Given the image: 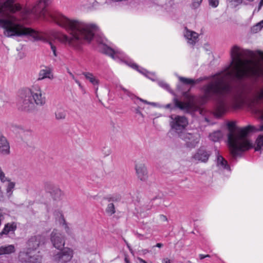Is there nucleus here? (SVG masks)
I'll return each instance as SVG.
<instances>
[{"mask_svg": "<svg viewBox=\"0 0 263 263\" xmlns=\"http://www.w3.org/2000/svg\"><path fill=\"white\" fill-rule=\"evenodd\" d=\"M51 1L40 0L31 10V13L39 14L45 18L49 17L64 28L68 35L61 34L59 36L61 43L76 50L80 49L84 43H90L93 39L98 43L104 44V38L99 34V28L96 24L70 19L55 10H46V8Z\"/></svg>", "mask_w": 263, "mask_h": 263, "instance_id": "obj_1", "label": "nucleus"}, {"mask_svg": "<svg viewBox=\"0 0 263 263\" xmlns=\"http://www.w3.org/2000/svg\"><path fill=\"white\" fill-rule=\"evenodd\" d=\"M203 95L200 97L201 103L206 104L212 101L215 104L216 116L220 118L229 109L227 99H230V105L234 109L241 107L248 97L245 87L233 88L226 82L223 78L214 79L204 85L201 88Z\"/></svg>", "mask_w": 263, "mask_h": 263, "instance_id": "obj_2", "label": "nucleus"}, {"mask_svg": "<svg viewBox=\"0 0 263 263\" xmlns=\"http://www.w3.org/2000/svg\"><path fill=\"white\" fill-rule=\"evenodd\" d=\"M21 9V6L15 4V0L0 2V27L5 29L4 34L8 37L30 34L36 39H40L35 31L25 27L21 20L13 15Z\"/></svg>", "mask_w": 263, "mask_h": 263, "instance_id": "obj_3", "label": "nucleus"}, {"mask_svg": "<svg viewBox=\"0 0 263 263\" xmlns=\"http://www.w3.org/2000/svg\"><path fill=\"white\" fill-rule=\"evenodd\" d=\"M229 130L228 144L232 159L236 160L237 158L242 157L243 153L253 147V144L247 136L249 133L253 132L255 127L248 125L243 128H237L235 122L227 123Z\"/></svg>", "mask_w": 263, "mask_h": 263, "instance_id": "obj_4", "label": "nucleus"}, {"mask_svg": "<svg viewBox=\"0 0 263 263\" xmlns=\"http://www.w3.org/2000/svg\"><path fill=\"white\" fill-rule=\"evenodd\" d=\"M231 61L230 65L227 67L229 71L232 66H233V71H228V74H233L235 78L238 80H242L246 77H248L250 74L248 72L241 70L240 67L243 63H249L255 58V55L253 51L245 49L238 45H234L230 50Z\"/></svg>", "mask_w": 263, "mask_h": 263, "instance_id": "obj_5", "label": "nucleus"}, {"mask_svg": "<svg viewBox=\"0 0 263 263\" xmlns=\"http://www.w3.org/2000/svg\"><path fill=\"white\" fill-rule=\"evenodd\" d=\"M45 103V97L43 95L40 87L36 85L20 91L17 106L20 110L29 111L34 108V104L41 106Z\"/></svg>", "mask_w": 263, "mask_h": 263, "instance_id": "obj_6", "label": "nucleus"}, {"mask_svg": "<svg viewBox=\"0 0 263 263\" xmlns=\"http://www.w3.org/2000/svg\"><path fill=\"white\" fill-rule=\"evenodd\" d=\"M170 118L172 120L170 123L171 128L179 137L181 134L185 132V128L189 124L188 120L184 116L172 115Z\"/></svg>", "mask_w": 263, "mask_h": 263, "instance_id": "obj_7", "label": "nucleus"}, {"mask_svg": "<svg viewBox=\"0 0 263 263\" xmlns=\"http://www.w3.org/2000/svg\"><path fill=\"white\" fill-rule=\"evenodd\" d=\"M173 101L174 106L171 104H167L165 106V108L170 109L171 110H172L175 108H178L182 110L184 113L190 114L194 113L197 110L196 106L191 102H183L179 101L177 98H174Z\"/></svg>", "mask_w": 263, "mask_h": 263, "instance_id": "obj_8", "label": "nucleus"}, {"mask_svg": "<svg viewBox=\"0 0 263 263\" xmlns=\"http://www.w3.org/2000/svg\"><path fill=\"white\" fill-rule=\"evenodd\" d=\"M42 256L39 252L33 254L32 251L26 250L21 251L18 254V259L22 263H42Z\"/></svg>", "mask_w": 263, "mask_h": 263, "instance_id": "obj_9", "label": "nucleus"}, {"mask_svg": "<svg viewBox=\"0 0 263 263\" xmlns=\"http://www.w3.org/2000/svg\"><path fill=\"white\" fill-rule=\"evenodd\" d=\"M73 257V251L65 248L53 256L54 260L57 263H67Z\"/></svg>", "mask_w": 263, "mask_h": 263, "instance_id": "obj_10", "label": "nucleus"}, {"mask_svg": "<svg viewBox=\"0 0 263 263\" xmlns=\"http://www.w3.org/2000/svg\"><path fill=\"white\" fill-rule=\"evenodd\" d=\"M179 138L185 141L187 147L194 148L199 142V136L197 133L191 134L185 132L180 135Z\"/></svg>", "mask_w": 263, "mask_h": 263, "instance_id": "obj_11", "label": "nucleus"}, {"mask_svg": "<svg viewBox=\"0 0 263 263\" xmlns=\"http://www.w3.org/2000/svg\"><path fill=\"white\" fill-rule=\"evenodd\" d=\"M50 240L53 247L57 249L60 250L64 246V236L57 230L54 229L51 232Z\"/></svg>", "mask_w": 263, "mask_h": 263, "instance_id": "obj_12", "label": "nucleus"}, {"mask_svg": "<svg viewBox=\"0 0 263 263\" xmlns=\"http://www.w3.org/2000/svg\"><path fill=\"white\" fill-rule=\"evenodd\" d=\"M45 242L44 236L38 235L31 237L27 241L28 250L34 251L36 250L40 246L44 245Z\"/></svg>", "mask_w": 263, "mask_h": 263, "instance_id": "obj_13", "label": "nucleus"}, {"mask_svg": "<svg viewBox=\"0 0 263 263\" xmlns=\"http://www.w3.org/2000/svg\"><path fill=\"white\" fill-rule=\"evenodd\" d=\"M45 189L46 191L49 192L55 200H60L62 199L64 194L63 192L59 187L54 186L52 184L49 182L45 183Z\"/></svg>", "mask_w": 263, "mask_h": 263, "instance_id": "obj_14", "label": "nucleus"}, {"mask_svg": "<svg viewBox=\"0 0 263 263\" xmlns=\"http://www.w3.org/2000/svg\"><path fill=\"white\" fill-rule=\"evenodd\" d=\"M125 63L132 68L137 70L140 73L146 76L152 81H155L156 76L154 73L148 71L146 69L140 67L137 64L134 63L132 61H125Z\"/></svg>", "mask_w": 263, "mask_h": 263, "instance_id": "obj_15", "label": "nucleus"}, {"mask_svg": "<svg viewBox=\"0 0 263 263\" xmlns=\"http://www.w3.org/2000/svg\"><path fill=\"white\" fill-rule=\"evenodd\" d=\"M102 52L113 59H117L123 57V53L119 49H112L107 46H104Z\"/></svg>", "mask_w": 263, "mask_h": 263, "instance_id": "obj_16", "label": "nucleus"}, {"mask_svg": "<svg viewBox=\"0 0 263 263\" xmlns=\"http://www.w3.org/2000/svg\"><path fill=\"white\" fill-rule=\"evenodd\" d=\"M0 154L3 156H8L10 154L9 142L2 135H0Z\"/></svg>", "mask_w": 263, "mask_h": 263, "instance_id": "obj_17", "label": "nucleus"}, {"mask_svg": "<svg viewBox=\"0 0 263 263\" xmlns=\"http://www.w3.org/2000/svg\"><path fill=\"white\" fill-rule=\"evenodd\" d=\"M16 228L17 226L14 222L5 224L3 230L0 232V238L14 234Z\"/></svg>", "mask_w": 263, "mask_h": 263, "instance_id": "obj_18", "label": "nucleus"}, {"mask_svg": "<svg viewBox=\"0 0 263 263\" xmlns=\"http://www.w3.org/2000/svg\"><path fill=\"white\" fill-rule=\"evenodd\" d=\"M211 155V153L210 152L199 148L193 156V158L196 160L205 163L208 161Z\"/></svg>", "mask_w": 263, "mask_h": 263, "instance_id": "obj_19", "label": "nucleus"}, {"mask_svg": "<svg viewBox=\"0 0 263 263\" xmlns=\"http://www.w3.org/2000/svg\"><path fill=\"white\" fill-rule=\"evenodd\" d=\"M135 169L138 178L141 181H145L148 178L147 171L144 164H136Z\"/></svg>", "mask_w": 263, "mask_h": 263, "instance_id": "obj_20", "label": "nucleus"}, {"mask_svg": "<svg viewBox=\"0 0 263 263\" xmlns=\"http://www.w3.org/2000/svg\"><path fill=\"white\" fill-rule=\"evenodd\" d=\"M44 68L40 70L38 74V81H41L45 79L52 80L53 79V75L50 68L47 66H44Z\"/></svg>", "mask_w": 263, "mask_h": 263, "instance_id": "obj_21", "label": "nucleus"}, {"mask_svg": "<svg viewBox=\"0 0 263 263\" xmlns=\"http://www.w3.org/2000/svg\"><path fill=\"white\" fill-rule=\"evenodd\" d=\"M121 89H122L124 92L128 96L129 98H131V99L134 100V103L135 104H138L137 103V101L139 100L140 101V102H142L145 104H152V105H155V103H153V102H148L146 100H143L138 97H137L136 96H135L134 94H133L132 92H130L129 90H127V89L125 88L124 87H123L122 85H120L119 86H118Z\"/></svg>", "mask_w": 263, "mask_h": 263, "instance_id": "obj_22", "label": "nucleus"}, {"mask_svg": "<svg viewBox=\"0 0 263 263\" xmlns=\"http://www.w3.org/2000/svg\"><path fill=\"white\" fill-rule=\"evenodd\" d=\"M216 164L217 166L230 171L231 168L228 161L219 154V151H216Z\"/></svg>", "mask_w": 263, "mask_h": 263, "instance_id": "obj_23", "label": "nucleus"}, {"mask_svg": "<svg viewBox=\"0 0 263 263\" xmlns=\"http://www.w3.org/2000/svg\"><path fill=\"white\" fill-rule=\"evenodd\" d=\"M184 36L188 40V43L192 45H194L196 43L198 37V35L196 32L190 31L186 28H185Z\"/></svg>", "mask_w": 263, "mask_h": 263, "instance_id": "obj_24", "label": "nucleus"}, {"mask_svg": "<svg viewBox=\"0 0 263 263\" xmlns=\"http://www.w3.org/2000/svg\"><path fill=\"white\" fill-rule=\"evenodd\" d=\"M34 31H35L37 34V36H39V37L40 38V39H35V37H34L32 35H31L30 34H25V35H22V36H30V37H31L34 41H44V42H46L47 43H48L49 44V45H50V48L51 49V50L53 52V55L54 57H57V48L53 44V43L50 42V41H46L44 37L42 36L40 33L39 32L35 31L34 30L32 29ZM22 36V35L21 36Z\"/></svg>", "mask_w": 263, "mask_h": 263, "instance_id": "obj_25", "label": "nucleus"}, {"mask_svg": "<svg viewBox=\"0 0 263 263\" xmlns=\"http://www.w3.org/2000/svg\"><path fill=\"white\" fill-rule=\"evenodd\" d=\"M82 74L85 77L86 80L91 83L95 87L97 86L96 88V91L98 90V86L99 84V80L95 77L93 73L89 72H83Z\"/></svg>", "mask_w": 263, "mask_h": 263, "instance_id": "obj_26", "label": "nucleus"}, {"mask_svg": "<svg viewBox=\"0 0 263 263\" xmlns=\"http://www.w3.org/2000/svg\"><path fill=\"white\" fill-rule=\"evenodd\" d=\"M15 251V248L13 245H8L0 247V256L9 255L14 253Z\"/></svg>", "mask_w": 263, "mask_h": 263, "instance_id": "obj_27", "label": "nucleus"}, {"mask_svg": "<svg viewBox=\"0 0 263 263\" xmlns=\"http://www.w3.org/2000/svg\"><path fill=\"white\" fill-rule=\"evenodd\" d=\"M180 81L182 83L186 85L191 84L194 85L196 83H198L202 80L201 78L197 79V80H194L193 79L186 78L182 77H178Z\"/></svg>", "mask_w": 263, "mask_h": 263, "instance_id": "obj_28", "label": "nucleus"}, {"mask_svg": "<svg viewBox=\"0 0 263 263\" xmlns=\"http://www.w3.org/2000/svg\"><path fill=\"white\" fill-rule=\"evenodd\" d=\"M15 186V183L11 180L8 182V183L5 185L6 191L8 196H11L12 195Z\"/></svg>", "mask_w": 263, "mask_h": 263, "instance_id": "obj_29", "label": "nucleus"}, {"mask_svg": "<svg viewBox=\"0 0 263 263\" xmlns=\"http://www.w3.org/2000/svg\"><path fill=\"white\" fill-rule=\"evenodd\" d=\"M255 151H263V135L259 136L256 140Z\"/></svg>", "mask_w": 263, "mask_h": 263, "instance_id": "obj_30", "label": "nucleus"}, {"mask_svg": "<svg viewBox=\"0 0 263 263\" xmlns=\"http://www.w3.org/2000/svg\"><path fill=\"white\" fill-rule=\"evenodd\" d=\"M222 137V133L220 130L214 132L209 136L210 140L214 142L218 141Z\"/></svg>", "mask_w": 263, "mask_h": 263, "instance_id": "obj_31", "label": "nucleus"}, {"mask_svg": "<svg viewBox=\"0 0 263 263\" xmlns=\"http://www.w3.org/2000/svg\"><path fill=\"white\" fill-rule=\"evenodd\" d=\"M105 211L109 216L114 214L116 212V210L114 203H109L107 206Z\"/></svg>", "mask_w": 263, "mask_h": 263, "instance_id": "obj_32", "label": "nucleus"}, {"mask_svg": "<svg viewBox=\"0 0 263 263\" xmlns=\"http://www.w3.org/2000/svg\"><path fill=\"white\" fill-rule=\"evenodd\" d=\"M55 118L57 120L64 119L66 116V111L62 109L58 110L55 113Z\"/></svg>", "mask_w": 263, "mask_h": 263, "instance_id": "obj_33", "label": "nucleus"}, {"mask_svg": "<svg viewBox=\"0 0 263 263\" xmlns=\"http://www.w3.org/2000/svg\"><path fill=\"white\" fill-rule=\"evenodd\" d=\"M158 85L160 87L168 91L171 93H173V91L171 90L170 85L163 81H160L158 82Z\"/></svg>", "mask_w": 263, "mask_h": 263, "instance_id": "obj_34", "label": "nucleus"}, {"mask_svg": "<svg viewBox=\"0 0 263 263\" xmlns=\"http://www.w3.org/2000/svg\"><path fill=\"white\" fill-rule=\"evenodd\" d=\"M121 196L119 195H114L105 198V199L107 200L108 202H119L121 200Z\"/></svg>", "mask_w": 263, "mask_h": 263, "instance_id": "obj_35", "label": "nucleus"}, {"mask_svg": "<svg viewBox=\"0 0 263 263\" xmlns=\"http://www.w3.org/2000/svg\"><path fill=\"white\" fill-rule=\"evenodd\" d=\"M251 74L256 78H259L262 75L263 70L261 69H252Z\"/></svg>", "mask_w": 263, "mask_h": 263, "instance_id": "obj_36", "label": "nucleus"}, {"mask_svg": "<svg viewBox=\"0 0 263 263\" xmlns=\"http://www.w3.org/2000/svg\"><path fill=\"white\" fill-rule=\"evenodd\" d=\"M0 180L2 183H4L6 182H9L11 180L9 178L6 177L4 173L3 172L0 174Z\"/></svg>", "mask_w": 263, "mask_h": 263, "instance_id": "obj_37", "label": "nucleus"}, {"mask_svg": "<svg viewBox=\"0 0 263 263\" xmlns=\"http://www.w3.org/2000/svg\"><path fill=\"white\" fill-rule=\"evenodd\" d=\"M209 5L213 8H216L218 6V0H209Z\"/></svg>", "mask_w": 263, "mask_h": 263, "instance_id": "obj_38", "label": "nucleus"}, {"mask_svg": "<svg viewBox=\"0 0 263 263\" xmlns=\"http://www.w3.org/2000/svg\"><path fill=\"white\" fill-rule=\"evenodd\" d=\"M201 2L202 0H194L192 3V7L194 9L198 8L200 6Z\"/></svg>", "mask_w": 263, "mask_h": 263, "instance_id": "obj_39", "label": "nucleus"}, {"mask_svg": "<svg viewBox=\"0 0 263 263\" xmlns=\"http://www.w3.org/2000/svg\"><path fill=\"white\" fill-rule=\"evenodd\" d=\"M256 99L258 101H263V88L260 89L257 94Z\"/></svg>", "mask_w": 263, "mask_h": 263, "instance_id": "obj_40", "label": "nucleus"}, {"mask_svg": "<svg viewBox=\"0 0 263 263\" xmlns=\"http://www.w3.org/2000/svg\"><path fill=\"white\" fill-rule=\"evenodd\" d=\"M251 29H252V32L256 33V32H257L258 31H260L261 29V28L260 27V26L258 25V24L257 23L255 25L253 26L252 27Z\"/></svg>", "mask_w": 263, "mask_h": 263, "instance_id": "obj_41", "label": "nucleus"}, {"mask_svg": "<svg viewBox=\"0 0 263 263\" xmlns=\"http://www.w3.org/2000/svg\"><path fill=\"white\" fill-rule=\"evenodd\" d=\"M140 109H141V107L138 106V107H137L136 108H135L134 111H135V112L136 114L139 115L142 118H144V115H143V114L141 111Z\"/></svg>", "mask_w": 263, "mask_h": 263, "instance_id": "obj_42", "label": "nucleus"}, {"mask_svg": "<svg viewBox=\"0 0 263 263\" xmlns=\"http://www.w3.org/2000/svg\"><path fill=\"white\" fill-rule=\"evenodd\" d=\"M59 222L61 224H62L63 226L65 225L66 223V220L64 218V215L63 214H61L60 219H59Z\"/></svg>", "mask_w": 263, "mask_h": 263, "instance_id": "obj_43", "label": "nucleus"}, {"mask_svg": "<svg viewBox=\"0 0 263 263\" xmlns=\"http://www.w3.org/2000/svg\"><path fill=\"white\" fill-rule=\"evenodd\" d=\"M159 217H160V220L161 221H163V222L167 221V218L166 216H165L164 215H160Z\"/></svg>", "mask_w": 263, "mask_h": 263, "instance_id": "obj_44", "label": "nucleus"}, {"mask_svg": "<svg viewBox=\"0 0 263 263\" xmlns=\"http://www.w3.org/2000/svg\"><path fill=\"white\" fill-rule=\"evenodd\" d=\"M64 226V228L65 229V231L67 233L69 234L70 233V229L69 227L68 226L67 224L66 223Z\"/></svg>", "mask_w": 263, "mask_h": 263, "instance_id": "obj_45", "label": "nucleus"}, {"mask_svg": "<svg viewBox=\"0 0 263 263\" xmlns=\"http://www.w3.org/2000/svg\"><path fill=\"white\" fill-rule=\"evenodd\" d=\"M68 73H69V76H70V77L74 80L75 81V80H77V79H76L75 78V77L74 76V75L73 74V73L70 72L69 70H68Z\"/></svg>", "mask_w": 263, "mask_h": 263, "instance_id": "obj_46", "label": "nucleus"}, {"mask_svg": "<svg viewBox=\"0 0 263 263\" xmlns=\"http://www.w3.org/2000/svg\"><path fill=\"white\" fill-rule=\"evenodd\" d=\"M231 1L236 3L237 5H239L242 4L243 0H231Z\"/></svg>", "mask_w": 263, "mask_h": 263, "instance_id": "obj_47", "label": "nucleus"}, {"mask_svg": "<svg viewBox=\"0 0 263 263\" xmlns=\"http://www.w3.org/2000/svg\"><path fill=\"white\" fill-rule=\"evenodd\" d=\"M124 261H125V263H132L130 261V260H129L127 255H125Z\"/></svg>", "mask_w": 263, "mask_h": 263, "instance_id": "obj_48", "label": "nucleus"}, {"mask_svg": "<svg viewBox=\"0 0 263 263\" xmlns=\"http://www.w3.org/2000/svg\"><path fill=\"white\" fill-rule=\"evenodd\" d=\"M162 263H171V260L168 258H166L163 259Z\"/></svg>", "mask_w": 263, "mask_h": 263, "instance_id": "obj_49", "label": "nucleus"}, {"mask_svg": "<svg viewBox=\"0 0 263 263\" xmlns=\"http://www.w3.org/2000/svg\"><path fill=\"white\" fill-rule=\"evenodd\" d=\"M263 6V0H260L259 4H258V10L261 9L262 6Z\"/></svg>", "mask_w": 263, "mask_h": 263, "instance_id": "obj_50", "label": "nucleus"}, {"mask_svg": "<svg viewBox=\"0 0 263 263\" xmlns=\"http://www.w3.org/2000/svg\"><path fill=\"white\" fill-rule=\"evenodd\" d=\"M75 82L79 85V86L80 87V88H82V86L81 85V83H80V82L78 80H75Z\"/></svg>", "mask_w": 263, "mask_h": 263, "instance_id": "obj_51", "label": "nucleus"}, {"mask_svg": "<svg viewBox=\"0 0 263 263\" xmlns=\"http://www.w3.org/2000/svg\"><path fill=\"white\" fill-rule=\"evenodd\" d=\"M124 241L125 243H126V245L127 246V248L129 249V250H132L131 247H130V245H129V243L127 242V241L125 239H124Z\"/></svg>", "mask_w": 263, "mask_h": 263, "instance_id": "obj_52", "label": "nucleus"}, {"mask_svg": "<svg viewBox=\"0 0 263 263\" xmlns=\"http://www.w3.org/2000/svg\"><path fill=\"white\" fill-rule=\"evenodd\" d=\"M163 246V245L161 243H157L155 247H158V248H161Z\"/></svg>", "mask_w": 263, "mask_h": 263, "instance_id": "obj_53", "label": "nucleus"}, {"mask_svg": "<svg viewBox=\"0 0 263 263\" xmlns=\"http://www.w3.org/2000/svg\"><path fill=\"white\" fill-rule=\"evenodd\" d=\"M199 257L200 259H203L205 258V255L200 254L199 255Z\"/></svg>", "mask_w": 263, "mask_h": 263, "instance_id": "obj_54", "label": "nucleus"}, {"mask_svg": "<svg viewBox=\"0 0 263 263\" xmlns=\"http://www.w3.org/2000/svg\"><path fill=\"white\" fill-rule=\"evenodd\" d=\"M258 24L262 29V28L263 27V20L261 21L260 22L258 23Z\"/></svg>", "mask_w": 263, "mask_h": 263, "instance_id": "obj_55", "label": "nucleus"}, {"mask_svg": "<svg viewBox=\"0 0 263 263\" xmlns=\"http://www.w3.org/2000/svg\"><path fill=\"white\" fill-rule=\"evenodd\" d=\"M259 55H262L263 54V52H262L260 50H257L256 51Z\"/></svg>", "mask_w": 263, "mask_h": 263, "instance_id": "obj_56", "label": "nucleus"}, {"mask_svg": "<svg viewBox=\"0 0 263 263\" xmlns=\"http://www.w3.org/2000/svg\"><path fill=\"white\" fill-rule=\"evenodd\" d=\"M195 96H191L190 97V100H191V101H194L195 100Z\"/></svg>", "mask_w": 263, "mask_h": 263, "instance_id": "obj_57", "label": "nucleus"}, {"mask_svg": "<svg viewBox=\"0 0 263 263\" xmlns=\"http://www.w3.org/2000/svg\"><path fill=\"white\" fill-rule=\"evenodd\" d=\"M98 4V2L94 1L93 3V6H96V5H97Z\"/></svg>", "mask_w": 263, "mask_h": 263, "instance_id": "obj_58", "label": "nucleus"}, {"mask_svg": "<svg viewBox=\"0 0 263 263\" xmlns=\"http://www.w3.org/2000/svg\"><path fill=\"white\" fill-rule=\"evenodd\" d=\"M183 95L184 96L186 97L187 96V92H184L183 93Z\"/></svg>", "mask_w": 263, "mask_h": 263, "instance_id": "obj_59", "label": "nucleus"}, {"mask_svg": "<svg viewBox=\"0 0 263 263\" xmlns=\"http://www.w3.org/2000/svg\"><path fill=\"white\" fill-rule=\"evenodd\" d=\"M137 235L139 237H141V236H142V235L140 234H139V233H137Z\"/></svg>", "mask_w": 263, "mask_h": 263, "instance_id": "obj_60", "label": "nucleus"}, {"mask_svg": "<svg viewBox=\"0 0 263 263\" xmlns=\"http://www.w3.org/2000/svg\"><path fill=\"white\" fill-rule=\"evenodd\" d=\"M205 258L206 257H210V255L208 254V255H205Z\"/></svg>", "mask_w": 263, "mask_h": 263, "instance_id": "obj_61", "label": "nucleus"}, {"mask_svg": "<svg viewBox=\"0 0 263 263\" xmlns=\"http://www.w3.org/2000/svg\"><path fill=\"white\" fill-rule=\"evenodd\" d=\"M247 1L249 2H253L254 0H247Z\"/></svg>", "mask_w": 263, "mask_h": 263, "instance_id": "obj_62", "label": "nucleus"}, {"mask_svg": "<svg viewBox=\"0 0 263 263\" xmlns=\"http://www.w3.org/2000/svg\"><path fill=\"white\" fill-rule=\"evenodd\" d=\"M3 172V171L2 170L1 167L0 166V174Z\"/></svg>", "mask_w": 263, "mask_h": 263, "instance_id": "obj_63", "label": "nucleus"}, {"mask_svg": "<svg viewBox=\"0 0 263 263\" xmlns=\"http://www.w3.org/2000/svg\"><path fill=\"white\" fill-rule=\"evenodd\" d=\"M144 252H147V251L146 250H144Z\"/></svg>", "mask_w": 263, "mask_h": 263, "instance_id": "obj_64", "label": "nucleus"}]
</instances>
